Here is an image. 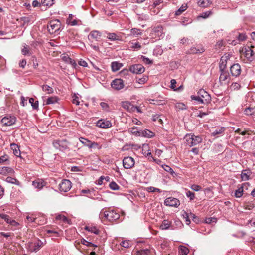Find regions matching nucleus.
Segmentation results:
<instances>
[{"label":"nucleus","instance_id":"nucleus-1","mask_svg":"<svg viewBox=\"0 0 255 255\" xmlns=\"http://www.w3.org/2000/svg\"><path fill=\"white\" fill-rule=\"evenodd\" d=\"M185 143L190 147L195 146L200 143L202 139L200 136H195L194 134H187L184 137Z\"/></svg>","mask_w":255,"mask_h":255},{"label":"nucleus","instance_id":"nucleus-2","mask_svg":"<svg viewBox=\"0 0 255 255\" xmlns=\"http://www.w3.org/2000/svg\"><path fill=\"white\" fill-rule=\"evenodd\" d=\"M61 27V22L58 19L50 21L47 24V27L48 32L51 34L55 33L58 31Z\"/></svg>","mask_w":255,"mask_h":255},{"label":"nucleus","instance_id":"nucleus-3","mask_svg":"<svg viewBox=\"0 0 255 255\" xmlns=\"http://www.w3.org/2000/svg\"><path fill=\"white\" fill-rule=\"evenodd\" d=\"M100 216H103L109 221H115L120 218L119 213L116 212L114 210L106 211L102 213L101 212Z\"/></svg>","mask_w":255,"mask_h":255},{"label":"nucleus","instance_id":"nucleus-4","mask_svg":"<svg viewBox=\"0 0 255 255\" xmlns=\"http://www.w3.org/2000/svg\"><path fill=\"white\" fill-rule=\"evenodd\" d=\"M254 48V45L251 42H249L242 49V51L245 52V57L250 61L253 59Z\"/></svg>","mask_w":255,"mask_h":255},{"label":"nucleus","instance_id":"nucleus-5","mask_svg":"<svg viewBox=\"0 0 255 255\" xmlns=\"http://www.w3.org/2000/svg\"><path fill=\"white\" fill-rule=\"evenodd\" d=\"M16 118L14 116L7 115L0 121L1 124L4 126H12L15 123Z\"/></svg>","mask_w":255,"mask_h":255},{"label":"nucleus","instance_id":"nucleus-6","mask_svg":"<svg viewBox=\"0 0 255 255\" xmlns=\"http://www.w3.org/2000/svg\"><path fill=\"white\" fill-rule=\"evenodd\" d=\"M72 187V183L69 180L63 179L59 185V189L61 192H66Z\"/></svg>","mask_w":255,"mask_h":255},{"label":"nucleus","instance_id":"nucleus-7","mask_svg":"<svg viewBox=\"0 0 255 255\" xmlns=\"http://www.w3.org/2000/svg\"><path fill=\"white\" fill-rule=\"evenodd\" d=\"M53 144L56 148L61 151H64L68 148V142L66 140H55Z\"/></svg>","mask_w":255,"mask_h":255},{"label":"nucleus","instance_id":"nucleus-8","mask_svg":"<svg viewBox=\"0 0 255 255\" xmlns=\"http://www.w3.org/2000/svg\"><path fill=\"white\" fill-rule=\"evenodd\" d=\"M135 161L131 157H126L123 160V166L126 169H130L134 165Z\"/></svg>","mask_w":255,"mask_h":255},{"label":"nucleus","instance_id":"nucleus-9","mask_svg":"<svg viewBox=\"0 0 255 255\" xmlns=\"http://www.w3.org/2000/svg\"><path fill=\"white\" fill-rule=\"evenodd\" d=\"M198 95L200 96L201 99H203V104H208L211 101V96L204 90L200 89L198 91Z\"/></svg>","mask_w":255,"mask_h":255},{"label":"nucleus","instance_id":"nucleus-10","mask_svg":"<svg viewBox=\"0 0 255 255\" xmlns=\"http://www.w3.org/2000/svg\"><path fill=\"white\" fill-rule=\"evenodd\" d=\"M164 204L168 206L177 207L180 205V201L177 198L169 197L164 200Z\"/></svg>","mask_w":255,"mask_h":255},{"label":"nucleus","instance_id":"nucleus-11","mask_svg":"<svg viewBox=\"0 0 255 255\" xmlns=\"http://www.w3.org/2000/svg\"><path fill=\"white\" fill-rule=\"evenodd\" d=\"M163 34V27L161 26H158L153 28L150 36L153 38H160Z\"/></svg>","mask_w":255,"mask_h":255},{"label":"nucleus","instance_id":"nucleus-12","mask_svg":"<svg viewBox=\"0 0 255 255\" xmlns=\"http://www.w3.org/2000/svg\"><path fill=\"white\" fill-rule=\"evenodd\" d=\"M129 70L133 73L139 74L144 72L145 68L141 64H134L130 67Z\"/></svg>","mask_w":255,"mask_h":255},{"label":"nucleus","instance_id":"nucleus-13","mask_svg":"<svg viewBox=\"0 0 255 255\" xmlns=\"http://www.w3.org/2000/svg\"><path fill=\"white\" fill-rule=\"evenodd\" d=\"M111 86L115 90H121L124 86L123 81L121 79H116L112 82Z\"/></svg>","mask_w":255,"mask_h":255},{"label":"nucleus","instance_id":"nucleus-14","mask_svg":"<svg viewBox=\"0 0 255 255\" xmlns=\"http://www.w3.org/2000/svg\"><path fill=\"white\" fill-rule=\"evenodd\" d=\"M240 65L237 63L234 64L230 67V73L233 76L237 77L241 73Z\"/></svg>","mask_w":255,"mask_h":255},{"label":"nucleus","instance_id":"nucleus-15","mask_svg":"<svg viewBox=\"0 0 255 255\" xmlns=\"http://www.w3.org/2000/svg\"><path fill=\"white\" fill-rule=\"evenodd\" d=\"M101 37V33L100 32L97 30H93L90 33L88 36V39L90 40H95L98 41H99V39H100Z\"/></svg>","mask_w":255,"mask_h":255},{"label":"nucleus","instance_id":"nucleus-16","mask_svg":"<svg viewBox=\"0 0 255 255\" xmlns=\"http://www.w3.org/2000/svg\"><path fill=\"white\" fill-rule=\"evenodd\" d=\"M97 126L103 128H107L111 127L112 124L109 121L101 119L97 122Z\"/></svg>","mask_w":255,"mask_h":255},{"label":"nucleus","instance_id":"nucleus-17","mask_svg":"<svg viewBox=\"0 0 255 255\" xmlns=\"http://www.w3.org/2000/svg\"><path fill=\"white\" fill-rule=\"evenodd\" d=\"M122 106L124 109L128 112L134 111L135 108H136L128 101L122 102Z\"/></svg>","mask_w":255,"mask_h":255},{"label":"nucleus","instance_id":"nucleus-18","mask_svg":"<svg viewBox=\"0 0 255 255\" xmlns=\"http://www.w3.org/2000/svg\"><path fill=\"white\" fill-rule=\"evenodd\" d=\"M139 136H141L147 138H152L155 136V134L148 129H145L139 131Z\"/></svg>","mask_w":255,"mask_h":255},{"label":"nucleus","instance_id":"nucleus-19","mask_svg":"<svg viewBox=\"0 0 255 255\" xmlns=\"http://www.w3.org/2000/svg\"><path fill=\"white\" fill-rule=\"evenodd\" d=\"M205 51V49L202 46L198 45L190 48V53L191 54H201Z\"/></svg>","mask_w":255,"mask_h":255},{"label":"nucleus","instance_id":"nucleus-20","mask_svg":"<svg viewBox=\"0 0 255 255\" xmlns=\"http://www.w3.org/2000/svg\"><path fill=\"white\" fill-rule=\"evenodd\" d=\"M228 56H223L221 57L219 63V68L221 71H225L226 68L227 59Z\"/></svg>","mask_w":255,"mask_h":255},{"label":"nucleus","instance_id":"nucleus-21","mask_svg":"<svg viewBox=\"0 0 255 255\" xmlns=\"http://www.w3.org/2000/svg\"><path fill=\"white\" fill-rule=\"evenodd\" d=\"M11 149L13 151V153L17 157L20 156V151L19 147L16 144L11 143L10 144Z\"/></svg>","mask_w":255,"mask_h":255},{"label":"nucleus","instance_id":"nucleus-22","mask_svg":"<svg viewBox=\"0 0 255 255\" xmlns=\"http://www.w3.org/2000/svg\"><path fill=\"white\" fill-rule=\"evenodd\" d=\"M247 38V35L245 33H239L237 37V40H233L231 43L233 45H236L238 44L237 41L240 42L245 40Z\"/></svg>","mask_w":255,"mask_h":255},{"label":"nucleus","instance_id":"nucleus-23","mask_svg":"<svg viewBox=\"0 0 255 255\" xmlns=\"http://www.w3.org/2000/svg\"><path fill=\"white\" fill-rule=\"evenodd\" d=\"M123 66V64L119 62H113L111 63V68L113 72H116L119 70Z\"/></svg>","mask_w":255,"mask_h":255},{"label":"nucleus","instance_id":"nucleus-24","mask_svg":"<svg viewBox=\"0 0 255 255\" xmlns=\"http://www.w3.org/2000/svg\"><path fill=\"white\" fill-rule=\"evenodd\" d=\"M79 141L85 146H88L89 148H92L93 147V145L95 144L94 142L92 143L91 141L84 138L83 137H80L79 138Z\"/></svg>","mask_w":255,"mask_h":255},{"label":"nucleus","instance_id":"nucleus-25","mask_svg":"<svg viewBox=\"0 0 255 255\" xmlns=\"http://www.w3.org/2000/svg\"><path fill=\"white\" fill-rule=\"evenodd\" d=\"M17 21L20 23V26L23 27L28 24L30 18L28 17H22L20 19H18Z\"/></svg>","mask_w":255,"mask_h":255},{"label":"nucleus","instance_id":"nucleus-26","mask_svg":"<svg viewBox=\"0 0 255 255\" xmlns=\"http://www.w3.org/2000/svg\"><path fill=\"white\" fill-rule=\"evenodd\" d=\"M229 73L227 71H221V74L219 77L220 81H225L229 78Z\"/></svg>","mask_w":255,"mask_h":255},{"label":"nucleus","instance_id":"nucleus-27","mask_svg":"<svg viewBox=\"0 0 255 255\" xmlns=\"http://www.w3.org/2000/svg\"><path fill=\"white\" fill-rule=\"evenodd\" d=\"M43 246V242L38 240L34 244L33 248L31 249L32 252H37Z\"/></svg>","mask_w":255,"mask_h":255},{"label":"nucleus","instance_id":"nucleus-28","mask_svg":"<svg viewBox=\"0 0 255 255\" xmlns=\"http://www.w3.org/2000/svg\"><path fill=\"white\" fill-rule=\"evenodd\" d=\"M211 4L210 0H200L198 2L199 6L202 7H207Z\"/></svg>","mask_w":255,"mask_h":255},{"label":"nucleus","instance_id":"nucleus-29","mask_svg":"<svg viewBox=\"0 0 255 255\" xmlns=\"http://www.w3.org/2000/svg\"><path fill=\"white\" fill-rule=\"evenodd\" d=\"M171 224V222L167 220H164L160 226V228L162 230L168 229Z\"/></svg>","mask_w":255,"mask_h":255},{"label":"nucleus","instance_id":"nucleus-30","mask_svg":"<svg viewBox=\"0 0 255 255\" xmlns=\"http://www.w3.org/2000/svg\"><path fill=\"white\" fill-rule=\"evenodd\" d=\"M85 230L90 232L91 233H93L95 234L98 235L99 233V231L97 228L95 226H86L84 227Z\"/></svg>","mask_w":255,"mask_h":255},{"label":"nucleus","instance_id":"nucleus-31","mask_svg":"<svg viewBox=\"0 0 255 255\" xmlns=\"http://www.w3.org/2000/svg\"><path fill=\"white\" fill-rule=\"evenodd\" d=\"M53 3V0H41V1L42 6H46V8L51 6Z\"/></svg>","mask_w":255,"mask_h":255},{"label":"nucleus","instance_id":"nucleus-32","mask_svg":"<svg viewBox=\"0 0 255 255\" xmlns=\"http://www.w3.org/2000/svg\"><path fill=\"white\" fill-rule=\"evenodd\" d=\"M189 253L188 249L183 246H181L179 249V255H186Z\"/></svg>","mask_w":255,"mask_h":255},{"label":"nucleus","instance_id":"nucleus-33","mask_svg":"<svg viewBox=\"0 0 255 255\" xmlns=\"http://www.w3.org/2000/svg\"><path fill=\"white\" fill-rule=\"evenodd\" d=\"M250 176V171L247 170H243L241 174V177L242 180H247Z\"/></svg>","mask_w":255,"mask_h":255},{"label":"nucleus","instance_id":"nucleus-34","mask_svg":"<svg viewBox=\"0 0 255 255\" xmlns=\"http://www.w3.org/2000/svg\"><path fill=\"white\" fill-rule=\"evenodd\" d=\"M107 38L112 41L119 40V37L115 33H108Z\"/></svg>","mask_w":255,"mask_h":255},{"label":"nucleus","instance_id":"nucleus-35","mask_svg":"<svg viewBox=\"0 0 255 255\" xmlns=\"http://www.w3.org/2000/svg\"><path fill=\"white\" fill-rule=\"evenodd\" d=\"M162 167L165 171L170 173L173 177L176 175L175 172L169 166L164 164L163 165Z\"/></svg>","mask_w":255,"mask_h":255},{"label":"nucleus","instance_id":"nucleus-36","mask_svg":"<svg viewBox=\"0 0 255 255\" xmlns=\"http://www.w3.org/2000/svg\"><path fill=\"white\" fill-rule=\"evenodd\" d=\"M148 79V76H145V75H143L142 76V77H141V78L136 77V82H137L138 83H139L140 84H144L145 83H146Z\"/></svg>","mask_w":255,"mask_h":255},{"label":"nucleus","instance_id":"nucleus-37","mask_svg":"<svg viewBox=\"0 0 255 255\" xmlns=\"http://www.w3.org/2000/svg\"><path fill=\"white\" fill-rule=\"evenodd\" d=\"M58 100V98L56 96L49 97L46 101V104L50 105L55 103L57 102Z\"/></svg>","mask_w":255,"mask_h":255},{"label":"nucleus","instance_id":"nucleus-38","mask_svg":"<svg viewBox=\"0 0 255 255\" xmlns=\"http://www.w3.org/2000/svg\"><path fill=\"white\" fill-rule=\"evenodd\" d=\"M29 102L31 104L33 109L37 110L38 109V101H35L34 98H31L29 100Z\"/></svg>","mask_w":255,"mask_h":255},{"label":"nucleus","instance_id":"nucleus-39","mask_svg":"<svg viewBox=\"0 0 255 255\" xmlns=\"http://www.w3.org/2000/svg\"><path fill=\"white\" fill-rule=\"evenodd\" d=\"M81 243L83 244V245H86L87 246V247H94V249L97 247V246L95 244H93L92 243L90 242H89V241H87V240H86L84 238H82L81 240Z\"/></svg>","mask_w":255,"mask_h":255},{"label":"nucleus","instance_id":"nucleus-40","mask_svg":"<svg viewBox=\"0 0 255 255\" xmlns=\"http://www.w3.org/2000/svg\"><path fill=\"white\" fill-rule=\"evenodd\" d=\"M42 90L47 94H51L53 92V88L47 85H43L42 86Z\"/></svg>","mask_w":255,"mask_h":255},{"label":"nucleus","instance_id":"nucleus-41","mask_svg":"<svg viewBox=\"0 0 255 255\" xmlns=\"http://www.w3.org/2000/svg\"><path fill=\"white\" fill-rule=\"evenodd\" d=\"M33 186L36 188L40 189L43 186V182L39 180L33 181L32 182Z\"/></svg>","mask_w":255,"mask_h":255},{"label":"nucleus","instance_id":"nucleus-42","mask_svg":"<svg viewBox=\"0 0 255 255\" xmlns=\"http://www.w3.org/2000/svg\"><path fill=\"white\" fill-rule=\"evenodd\" d=\"M187 8V5H182V6H181L176 12H175V15H180L181 14V13L185 11Z\"/></svg>","mask_w":255,"mask_h":255},{"label":"nucleus","instance_id":"nucleus-43","mask_svg":"<svg viewBox=\"0 0 255 255\" xmlns=\"http://www.w3.org/2000/svg\"><path fill=\"white\" fill-rule=\"evenodd\" d=\"M150 250L148 249H141L137 252V255H149Z\"/></svg>","mask_w":255,"mask_h":255},{"label":"nucleus","instance_id":"nucleus-44","mask_svg":"<svg viewBox=\"0 0 255 255\" xmlns=\"http://www.w3.org/2000/svg\"><path fill=\"white\" fill-rule=\"evenodd\" d=\"M130 34L134 36H137L141 34L140 30L137 28H132L130 30Z\"/></svg>","mask_w":255,"mask_h":255},{"label":"nucleus","instance_id":"nucleus-45","mask_svg":"<svg viewBox=\"0 0 255 255\" xmlns=\"http://www.w3.org/2000/svg\"><path fill=\"white\" fill-rule=\"evenodd\" d=\"M243 187L241 186L237 190H236L235 193V196L237 198L241 197L243 195Z\"/></svg>","mask_w":255,"mask_h":255},{"label":"nucleus","instance_id":"nucleus-46","mask_svg":"<svg viewBox=\"0 0 255 255\" xmlns=\"http://www.w3.org/2000/svg\"><path fill=\"white\" fill-rule=\"evenodd\" d=\"M131 44V46H130V48L133 49L134 50H138L141 48V46L139 42H132Z\"/></svg>","mask_w":255,"mask_h":255},{"label":"nucleus","instance_id":"nucleus-47","mask_svg":"<svg viewBox=\"0 0 255 255\" xmlns=\"http://www.w3.org/2000/svg\"><path fill=\"white\" fill-rule=\"evenodd\" d=\"M109 187L113 190H118L120 188V186L115 182L113 181L109 184Z\"/></svg>","mask_w":255,"mask_h":255},{"label":"nucleus","instance_id":"nucleus-48","mask_svg":"<svg viewBox=\"0 0 255 255\" xmlns=\"http://www.w3.org/2000/svg\"><path fill=\"white\" fill-rule=\"evenodd\" d=\"M255 111V110L254 108L249 107L245 109L244 113L247 115H252L254 113Z\"/></svg>","mask_w":255,"mask_h":255},{"label":"nucleus","instance_id":"nucleus-49","mask_svg":"<svg viewBox=\"0 0 255 255\" xmlns=\"http://www.w3.org/2000/svg\"><path fill=\"white\" fill-rule=\"evenodd\" d=\"M56 219L57 220H62L63 222H65V223H69V220L68 219V218L65 216L64 215H58L56 216Z\"/></svg>","mask_w":255,"mask_h":255},{"label":"nucleus","instance_id":"nucleus-50","mask_svg":"<svg viewBox=\"0 0 255 255\" xmlns=\"http://www.w3.org/2000/svg\"><path fill=\"white\" fill-rule=\"evenodd\" d=\"M0 217L1 219H4L5 221H6L8 224L11 220V218H10L8 215L3 213L0 214Z\"/></svg>","mask_w":255,"mask_h":255},{"label":"nucleus","instance_id":"nucleus-51","mask_svg":"<svg viewBox=\"0 0 255 255\" xmlns=\"http://www.w3.org/2000/svg\"><path fill=\"white\" fill-rule=\"evenodd\" d=\"M197 94H198V93H197ZM191 99L192 100L197 101L199 103H203V99L202 100L201 99L200 96H199V95H197V96L191 95Z\"/></svg>","mask_w":255,"mask_h":255},{"label":"nucleus","instance_id":"nucleus-52","mask_svg":"<svg viewBox=\"0 0 255 255\" xmlns=\"http://www.w3.org/2000/svg\"><path fill=\"white\" fill-rule=\"evenodd\" d=\"M186 195L187 197L189 198L191 201L193 200L195 197V193L190 190L187 191L186 192Z\"/></svg>","mask_w":255,"mask_h":255},{"label":"nucleus","instance_id":"nucleus-53","mask_svg":"<svg viewBox=\"0 0 255 255\" xmlns=\"http://www.w3.org/2000/svg\"><path fill=\"white\" fill-rule=\"evenodd\" d=\"M21 52L23 55H30L31 54L29 52V50L28 49V46L27 45H25L24 46L23 48L21 50Z\"/></svg>","mask_w":255,"mask_h":255},{"label":"nucleus","instance_id":"nucleus-54","mask_svg":"<svg viewBox=\"0 0 255 255\" xmlns=\"http://www.w3.org/2000/svg\"><path fill=\"white\" fill-rule=\"evenodd\" d=\"M183 216L185 218V222L186 224L187 225H189L190 224V218L191 217H189V213H187L186 212H184Z\"/></svg>","mask_w":255,"mask_h":255},{"label":"nucleus","instance_id":"nucleus-55","mask_svg":"<svg viewBox=\"0 0 255 255\" xmlns=\"http://www.w3.org/2000/svg\"><path fill=\"white\" fill-rule=\"evenodd\" d=\"M224 128H221L219 129H217L213 132L212 135L214 136H216L217 135L221 134L224 132Z\"/></svg>","mask_w":255,"mask_h":255},{"label":"nucleus","instance_id":"nucleus-56","mask_svg":"<svg viewBox=\"0 0 255 255\" xmlns=\"http://www.w3.org/2000/svg\"><path fill=\"white\" fill-rule=\"evenodd\" d=\"M120 245L125 248H128L130 246L129 241H123L121 242Z\"/></svg>","mask_w":255,"mask_h":255},{"label":"nucleus","instance_id":"nucleus-57","mask_svg":"<svg viewBox=\"0 0 255 255\" xmlns=\"http://www.w3.org/2000/svg\"><path fill=\"white\" fill-rule=\"evenodd\" d=\"M189 217H191V218L194 222L198 223L199 222V218L197 216H196L194 214L191 212L189 213Z\"/></svg>","mask_w":255,"mask_h":255},{"label":"nucleus","instance_id":"nucleus-58","mask_svg":"<svg viewBox=\"0 0 255 255\" xmlns=\"http://www.w3.org/2000/svg\"><path fill=\"white\" fill-rule=\"evenodd\" d=\"M141 59L142 61L147 64H151L153 63L152 60H150L147 57H146L144 56H141Z\"/></svg>","mask_w":255,"mask_h":255},{"label":"nucleus","instance_id":"nucleus-59","mask_svg":"<svg viewBox=\"0 0 255 255\" xmlns=\"http://www.w3.org/2000/svg\"><path fill=\"white\" fill-rule=\"evenodd\" d=\"M152 120L153 121H158L159 123L160 124H162L163 123L162 119L160 118V115L157 114L153 115Z\"/></svg>","mask_w":255,"mask_h":255},{"label":"nucleus","instance_id":"nucleus-60","mask_svg":"<svg viewBox=\"0 0 255 255\" xmlns=\"http://www.w3.org/2000/svg\"><path fill=\"white\" fill-rule=\"evenodd\" d=\"M225 43L223 40L219 41L215 45V47L217 49H220L221 47L224 46Z\"/></svg>","mask_w":255,"mask_h":255},{"label":"nucleus","instance_id":"nucleus-61","mask_svg":"<svg viewBox=\"0 0 255 255\" xmlns=\"http://www.w3.org/2000/svg\"><path fill=\"white\" fill-rule=\"evenodd\" d=\"M217 219L216 218L213 217H209L205 219V223L207 224H211L213 222H216Z\"/></svg>","mask_w":255,"mask_h":255},{"label":"nucleus","instance_id":"nucleus-62","mask_svg":"<svg viewBox=\"0 0 255 255\" xmlns=\"http://www.w3.org/2000/svg\"><path fill=\"white\" fill-rule=\"evenodd\" d=\"M191 189L195 191H198L201 190L202 188L198 185L193 184L191 186Z\"/></svg>","mask_w":255,"mask_h":255},{"label":"nucleus","instance_id":"nucleus-63","mask_svg":"<svg viewBox=\"0 0 255 255\" xmlns=\"http://www.w3.org/2000/svg\"><path fill=\"white\" fill-rule=\"evenodd\" d=\"M129 131L130 132H131L133 134H134L135 135H139V131L137 130V127H133L129 128Z\"/></svg>","mask_w":255,"mask_h":255},{"label":"nucleus","instance_id":"nucleus-64","mask_svg":"<svg viewBox=\"0 0 255 255\" xmlns=\"http://www.w3.org/2000/svg\"><path fill=\"white\" fill-rule=\"evenodd\" d=\"M171 83V86L170 88L172 89H173L174 91L177 90L176 88V81L175 79H172L170 81Z\"/></svg>","mask_w":255,"mask_h":255}]
</instances>
